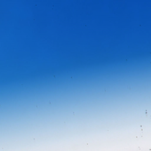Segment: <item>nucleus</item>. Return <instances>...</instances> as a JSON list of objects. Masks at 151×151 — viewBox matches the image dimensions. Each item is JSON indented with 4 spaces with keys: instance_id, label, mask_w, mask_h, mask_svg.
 <instances>
[{
    "instance_id": "f257e3e1",
    "label": "nucleus",
    "mask_w": 151,
    "mask_h": 151,
    "mask_svg": "<svg viewBox=\"0 0 151 151\" xmlns=\"http://www.w3.org/2000/svg\"><path fill=\"white\" fill-rule=\"evenodd\" d=\"M41 95H0V97H24L26 96H41Z\"/></svg>"
}]
</instances>
